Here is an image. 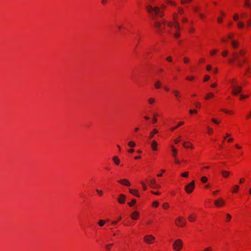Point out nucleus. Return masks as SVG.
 I'll list each match as a JSON object with an SVG mask.
<instances>
[{"mask_svg":"<svg viewBox=\"0 0 251 251\" xmlns=\"http://www.w3.org/2000/svg\"><path fill=\"white\" fill-rule=\"evenodd\" d=\"M231 45L234 49H236L238 47V42L237 41L232 40L231 42Z\"/></svg>","mask_w":251,"mask_h":251,"instance_id":"15","label":"nucleus"},{"mask_svg":"<svg viewBox=\"0 0 251 251\" xmlns=\"http://www.w3.org/2000/svg\"><path fill=\"white\" fill-rule=\"evenodd\" d=\"M147 9L149 12L151 13L153 12L154 13V15H152V18L155 21L154 25L158 29V32H162L163 28H162L161 24L160 22L156 21V18L155 15H157L159 16L163 17L164 15L163 11H161L160 8L157 6L152 7L149 5L147 7Z\"/></svg>","mask_w":251,"mask_h":251,"instance_id":"1","label":"nucleus"},{"mask_svg":"<svg viewBox=\"0 0 251 251\" xmlns=\"http://www.w3.org/2000/svg\"><path fill=\"white\" fill-rule=\"evenodd\" d=\"M136 202V201L134 199L131 201V202L128 203V204L129 206H132Z\"/></svg>","mask_w":251,"mask_h":251,"instance_id":"32","label":"nucleus"},{"mask_svg":"<svg viewBox=\"0 0 251 251\" xmlns=\"http://www.w3.org/2000/svg\"><path fill=\"white\" fill-rule=\"evenodd\" d=\"M167 61L169 62H172L173 60L172 57L171 56H169L166 58Z\"/></svg>","mask_w":251,"mask_h":251,"instance_id":"48","label":"nucleus"},{"mask_svg":"<svg viewBox=\"0 0 251 251\" xmlns=\"http://www.w3.org/2000/svg\"><path fill=\"white\" fill-rule=\"evenodd\" d=\"M183 146L185 148H193V147L192 145L189 146V145H186L185 143L183 144Z\"/></svg>","mask_w":251,"mask_h":251,"instance_id":"50","label":"nucleus"},{"mask_svg":"<svg viewBox=\"0 0 251 251\" xmlns=\"http://www.w3.org/2000/svg\"><path fill=\"white\" fill-rule=\"evenodd\" d=\"M201 181L203 183H205L207 181V178L206 176H202L201 178Z\"/></svg>","mask_w":251,"mask_h":251,"instance_id":"35","label":"nucleus"},{"mask_svg":"<svg viewBox=\"0 0 251 251\" xmlns=\"http://www.w3.org/2000/svg\"><path fill=\"white\" fill-rule=\"evenodd\" d=\"M189 112L191 113V114H193V113H196L197 112V111L196 110H192V109H190L189 110Z\"/></svg>","mask_w":251,"mask_h":251,"instance_id":"55","label":"nucleus"},{"mask_svg":"<svg viewBox=\"0 0 251 251\" xmlns=\"http://www.w3.org/2000/svg\"><path fill=\"white\" fill-rule=\"evenodd\" d=\"M168 25L169 26H174V23H172V22H169V23H168Z\"/></svg>","mask_w":251,"mask_h":251,"instance_id":"54","label":"nucleus"},{"mask_svg":"<svg viewBox=\"0 0 251 251\" xmlns=\"http://www.w3.org/2000/svg\"><path fill=\"white\" fill-rule=\"evenodd\" d=\"M195 188V181L193 180L191 182L187 184L185 187V190L188 194L191 193Z\"/></svg>","mask_w":251,"mask_h":251,"instance_id":"2","label":"nucleus"},{"mask_svg":"<svg viewBox=\"0 0 251 251\" xmlns=\"http://www.w3.org/2000/svg\"><path fill=\"white\" fill-rule=\"evenodd\" d=\"M169 207V204L167 203H164L163 204V207L164 209H167Z\"/></svg>","mask_w":251,"mask_h":251,"instance_id":"40","label":"nucleus"},{"mask_svg":"<svg viewBox=\"0 0 251 251\" xmlns=\"http://www.w3.org/2000/svg\"><path fill=\"white\" fill-rule=\"evenodd\" d=\"M126 199V196L125 195L120 194L119 198L118 199V201L120 203L123 204L125 202Z\"/></svg>","mask_w":251,"mask_h":251,"instance_id":"7","label":"nucleus"},{"mask_svg":"<svg viewBox=\"0 0 251 251\" xmlns=\"http://www.w3.org/2000/svg\"><path fill=\"white\" fill-rule=\"evenodd\" d=\"M239 187L237 185L234 186L233 189L232 191V193H236L239 190Z\"/></svg>","mask_w":251,"mask_h":251,"instance_id":"29","label":"nucleus"},{"mask_svg":"<svg viewBox=\"0 0 251 251\" xmlns=\"http://www.w3.org/2000/svg\"><path fill=\"white\" fill-rule=\"evenodd\" d=\"M238 19H239V16L237 14H234V15L233 16V19L235 21H237L238 20Z\"/></svg>","mask_w":251,"mask_h":251,"instance_id":"43","label":"nucleus"},{"mask_svg":"<svg viewBox=\"0 0 251 251\" xmlns=\"http://www.w3.org/2000/svg\"><path fill=\"white\" fill-rule=\"evenodd\" d=\"M240 99L242 100V99H246V98H248V96L241 95H240Z\"/></svg>","mask_w":251,"mask_h":251,"instance_id":"47","label":"nucleus"},{"mask_svg":"<svg viewBox=\"0 0 251 251\" xmlns=\"http://www.w3.org/2000/svg\"><path fill=\"white\" fill-rule=\"evenodd\" d=\"M249 0H245V6H248V7L251 6V4L249 2Z\"/></svg>","mask_w":251,"mask_h":251,"instance_id":"41","label":"nucleus"},{"mask_svg":"<svg viewBox=\"0 0 251 251\" xmlns=\"http://www.w3.org/2000/svg\"><path fill=\"white\" fill-rule=\"evenodd\" d=\"M183 60H184V63H187L189 61V59L187 57L184 58Z\"/></svg>","mask_w":251,"mask_h":251,"instance_id":"60","label":"nucleus"},{"mask_svg":"<svg viewBox=\"0 0 251 251\" xmlns=\"http://www.w3.org/2000/svg\"><path fill=\"white\" fill-rule=\"evenodd\" d=\"M158 133V130L156 129H154L150 134L149 138L151 139L153 137L154 134Z\"/></svg>","mask_w":251,"mask_h":251,"instance_id":"18","label":"nucleus"},{"mask_svg":"<svg viewBox=\"0 0 251 251\" xmlns=\"http://www.w3.org/2000/svg\"><path fill=\"white\" fill-rule=\"evenodd\" d=\"M214 203L217 206H220L225 204V201L222 199H219L215 201Z\"/></svg>","mask_w":251,"mask_h":251,"instance_id":"11","label":"nucleus"},{"mask_svg":"<svg viewBox=\"0 0 251 251\" xmlns=\"http://www.w3.org/2000/svg\"><path fill=\"white\" fill-rule=\"evenodd\" d=\"M182 22L183 23H186L188 22V19L186 18H182Z\"/></svg>","mask_w":251,"mask_h":251,"instance_id":"62","label":"nucleus"},{"mask_svg":"<svg viewBox=\"0 0 251 251\" xmlns=\"http://www.w3.org/2000/svg\"><path fill=\"white\" fill-rule=\"evenodd\" d=\"M188 219L190 222H193L196 219V217L193 214H191L189 217Z\"/></svg>","mask_w":251,"mask_h":251,"instance_id":"26","label":"nucleus"},{"mask_svg":"<svg viewBox=\"0 0 251 251\" xmlns=\"http://www.w3.org/2000/svg\"><path fill=\"white\" fill-rule=\"evenodd\" d=\"M118 182L121 184H122L123 185H124L125 186H130V182L126 179H120L118 181Z\"/></svg>","mask_w":251,"mask_h":251,"instance_id":"9","label":"nucleus"},{"mask_svg":"<svg viewBox=\"0 0 251 251\" xmlns=\"http://www.w3.org/2000/svg\"><path fill=\"white\" fill-rule=\"evenodd\" d=\"M155 99L153 98H151L148 100V102L150 104H153L155 102Z\"/></svg>","mask_w":251,"mask_h":251,"instance_id":"27","label":"nucleus"},{"mask_svg":"<svg viewBox=\"0 0 251 251\" xmlns=\"http://www.w3.org/2000/svg\"><path fill=\"white\" fill-rule=\"evenodd\" d=\"M245 53V51L243 50H241L239 52V54H240V55H241V56H243Z\"/></svg>","mask_w":251,"mask_h":251,"instance_id":"51","label":"nucleus"},{"mask_svg":"<svg viewBox=\"0 0 251 251\" xmlns=\"http://www.w3.org/2000/svg\"><path fill=\"white\" fill-rule=\"evenodd\" d=\"M151 147L153 151L157 150V143L156 141L153 140L151 143Z\"/></svg>","mask_w":251,"mask_h":251,"instance_id":"12","label":"nucleus"},{"mask_svg":"<svg viewBox=\"0 0 251 251\" xmlns=\"http://www.w3.org/2000/svg\"><path fill=\"white\" fill-rule=\"evenodd\" d=\"M176 225L182 227L186 225V221L182 217H179L176 219Z\"/></svg>","mask_w":251,"mask_h":251,"instance_id":"4","label":"nucleus"},{"mask_svg":"<svg viewBox=\"0 0 251 251\" xmlns=\"http://www.w3.org/2000/svg\"><path fill=\"white\" fill-rule=\"evenodd\" d=\"M172 151L173 152V156L174 157H176V156L177 150L176 149H175L173 146H172Z\"/></svg>","mask_w":251,"mask_h":251,"instance_id":"30","label":"nucleus"},{"mask_svg":"<svg viewBox=\"0 0 251 251\" xmlns=\"http://www.w3.org/2000/svg\"><path fill=\"white\" fill-rule=\"evenodd\" d=\"M226 217H227V221H229L231 219V216L230 215H229V214H226Z\"/></svg>","mask_w":251,"mask_h":251,"instance_id":"59","label":"nucleus"},{"mask_svg":"<svg viewBox=\"0 0 251 251\" xmlns=\"http://www.w3.org/2000/svg\"><path fill=\"white\" fill-rule=\"evenodd\" d=\"M173 17L174 20V22H176V21H177V19L178 15L176 13H174L173 15Z\"/></svg>","mask_w":251,"mask_h":251,"instance_id":"33","label":"nucleus"},{"mask_svg":"<svg viewBox=\"0 0 251 251\" xmlns=\"http://www.w3.org/2000/svg\"><path fill=\"white\" fill-rule=\"evenodd\" d=\"M158 205H159V203L157 201H154L153 202V203H152V206H153L156 207Z\"/></svg>","mask_w":251,"mask_h":251,"instance_id":"39","label":"nucleus"},{"mask_svg":"<svg viewBox=\"0 0 251 251\" xmlns=\"http://www.w3.org/2000/svg\"><path fill=\"white\" fill-rule=\"evenodd\" d=\"M168 3L172 5L176 6V4L175 2L171 0H169Z\"/></svg>","mask_w":251,"mask_h":251,"instance_id":"45","label":"nucleus"},{"mask_svg":"<svg viewBox=\"0 0 251 251\" xmlns=\"http://www.w3.org/2000/svg\"><path fill=\"white\" fill-rule=\"evenodd\" d=\"M172 92L174 94V96L176 99L178 101H180V99L181 98L180 92L177 90H173Z\"/></svg>","mask_w":251,"mask_h":251,"instance_id":"8","label":"nucleus"},{"mask_svg":"<svg viewBox=\"0 0 251 251\" xmlns=\"http://www.w3.org/2000/svg\"><path fill=\"white\" fill-rule=\"evenodd\" d=\"M155 240V237L151 235H146L144 238V241L147 244H152Z\"/></svg>","mask_w":251,"mask_h":251,"instance_id":"5","label":"nucleus"},{"mask_svg":"<svg viewBox=\"0 0 251 251\" xmlns=\"http://www.w3.org/2000/svg\"><path fill=\"white\" fill-rule=\"evenodd\" d=\"M221 173L222 174V176L224 177H227L230 174L229 172L226 171H222Z\"/></svg>","mask_w":251,"mask_h":251,"instance_id":"16","label":"nucleus"},{"mask_svg":"<svg viewBox=\"0 0 251 251\" xmlns=\"http://www.w3.org/2000/svg\"><path fill=\"white\" fill-rule=\"evenodd\" d=\"M139 213L137 211L133 212L131 215V218L133 220H137L138 219Z\"/></svg>","mask_w":251,"mask_h":251,"instance_id":"13","label":"nucleus"},{"mask_svg":"<svg viewBox=\"0 0 251 251\" xmlns=\"http://www.w3.org/2000/svg\"><path fill=\"white\" fill-rule=\"evenodd\" d=\"M228 53V50H225L222 52V55L223 56H226L227 55Z\"/></svg>","mask_w":251,"mask_h":251,"instance_id":"38","label":"nucleus"},{"mask_svg":"<svg viewBox=\"0 0 251 251\" xmlns=\"http://www.w3.org/2000/svg\"><path fill=\"white\" fill-rule=\"evenodd\" d=\"M194 76H187L186 77V79L188 80H192L193 79H194Z\"/></svg>","mask_w":251,"mask_h":251,"instance_id":"46","label":"nucleus"},{"mask_svg":"<svg viewBox=\"0 0 251 251\" xmlns=\"http://www.w3.org/2000/svg\"><path fill=\"white\" fill-rule=\"evenodd\" d=\"M154 86L156 89H159L161 86V83L160 81H157L154 83Z\"/></svg>","mask_w":251,"mask_h":251,"instance_id":"19","label":"nucleus"},{"mask_svg":"<svg viewBox=\"0 0 251 251\" xmlns=\"http://www.w3.org/2000/svg\"><path fill=\"white\" fill-rule=\"evenodd\" d=\"M189 173L188 172H185L181 174V176L182 177H187L188 176Z\"/></svg>","mask_w":251,"mask_h":251,"instance_id":"34","label":"nucleus"},{"mask_svg":"<svg viewBox=\"0 0 251 251\" xmlns=\"http://www.w3.org/2000/svg\"><path fill=\"white\" fill-rule=\"evenodd\" d=\"M238 61V62H237V65L240 66V67H242V65H243V63L242 62L240 61V60H237Z\"/></svg>","mask_w":251,"mask_h":251,"instance_id":"58","label":"nucleus"},{"mask_svg":"<svg viewBox=\"0 0 251 251\" xmlns=\"http://www.w3.org/2000/svg\"><path fill=\"white\" fill-rule=\"evenodd\" d=\"M230 83L232 86V88L234 86H237V82L235 78H233L230 80Z\"/></svg>","mask_w":251,"mask_h":251,"instance_id":"17","label":"nucleus"},{"mask_svg":"<svg viewBox=\"0 0 251 251\" xmlns=\"http://www.w3.org/2000/svg\"><path fill=\"white\" fill-rule=\"evenodd\" d=\"M239 55H240L239 53H237L236 52H232V56H233V58H234V59L238 60Z\"/></svg>","mask_w":251,"mask_h":251,"instance_id":"22","label":"nucleus"},{"mask_svg":"<svg viewBox=\"0 0 251 251\" xmlns=\"http://www.w3.org/2000/svg\"><path fill=\"white\" fill-rule=\"evenodd\" d=\"M191 0H181V3L182 4H184L185 3L190 2Z\"/></svg>","mask_w":251,"mask_h":251,"instance_id":"36","label":"nucleus"},{"mask_svg":"<svg viewBox=\"0 0 251 251\" xmlns=\"http://www.w3.org/2000/svg\"><path fill=\"white\" fill-rule=\"evenodd\" d=\"M182 247V242L181 240L177 239L175 241L173 244V248L176 251H178L181 250Z\"/></svg>","mask_w":251,"mask_h":251,"instance_id":"3","label":"nucleus"},{"mask_svg":"<svg viewBox=\"0 0 251 251\" xmlns=\"http://www.w3.org/2000/svg\"><path fill=\"white\" fill-rule=\"evenodd\" d=\"M194 104H195V106L196 107L199 108H201V104L200 103H199V102H195Z\"/></svg>","mask_w":251,"mask_h":251,"instance_id":"44","label":"nucleus"},{"mask_svg":"<svg viewBox=\"0 0 251 251\" xmlns=\"http://www.w3.org/2000/svg\"><path fill=\"white\" fill-rule=\"evenodd\" d=\"M242 90V87L241 86H234L233 88H232V94L233 95H237L238 94H239Z\"/></svg>","mask_w":251,"mask_h":251,"instance_id":"6","label":"nucleus"},{"mask_svg":"<svg viewBox=\"0 0 251 251\" xmlns=\"http://www.w3.org/2000/svg\"><path fill=\"white\" fill-rule=\"evenodd\" d=\"M214 97V95L212 93H209L207 94V95L205 96V99L206 100H208L210 98H213Z\"/></svg>","mask_w":251,"mask_h":251,"instance_id":"24","label":"nucleus"},{"mask_svg":"<svg viewBox=\"0 0 251 251\" xmlns=\"http://www.w3.org/2000/svg\"><path fill=\"white\" fill-rule=\"evenodd\" d=\"M149 185L151 187H153L156 188H159V186L157 185L156 183V181L154 179H151L149 181Z\"/></svg>","mask_w":251,"mask_h":251,"instance_id":"10","label":"nucleus"},{"mask_svg":"<svg viewBox=\"0 0 251 251\" xmlns=\"http://www.w3.org/2000/svg\"><path fill=\"white\" fill-rule=\"evenodd\" d=\"M129 192L130 194L135 195L137 197H140V195H138V191L137 190L129 189Z\"/></svg>","mask_w":251,"mask_h":251,"instance_id":"14","label":"nucleus"},{"mask_svg":"<svg viewBox=\"0 0 251 251\" xmlns=\"http://www.w3.org/2000/svg\"><path fill=\"white\" fill-rule=\"evenodd\" d=\"M109 220H106V221H104V220H100L99 222H98V224L100 226H104V225L105 224V222H108Z\"/></svg>","mask_w":251,"mask_h":251,"instance_id":"23","label":"nucleus"},{"mask_svg":"<svg viewBox=\"0 0 251 251\" xmlns=\"http://www.w3.org/2000/svg\"><path fill=\"white\" fill-rule=\"evenodd\" d=\"M217 52V50H213L210 51V55H213L216 54Z\"/></svg>","mask_w":251,"mask_h":251,"instance_id":"49","label":"nucleus"},{"mask_svg":"<svg viewBox=\"0 0 251 251\" xmlns=\"http://www.w3.org/2000/svg\"><path fill=\"white\" fill-rule=\"evenodd\" d=\"M112 245H113V244H109V245H106L105 246V248H106V249L107 250H109L110 249V247H111V246H112Z\"/></svg>","mask_w":251,"mask_h":251,"instance_id":"53","label":"nucleus"},{"mask_svg":"<svg viewBox=\"0 0 251 251\" xmlns=\"http://www.w3.org/2000/svg\"><path fill=\"white\" fill-rule=\"evenodd\" d=\"M113 160L116 165H119L120 163V160L118 157L115 156L113 157Z\"/></svg>","mask_w":251,"mask_h":251,"instance_id":"21","label":"nucleus"},{"mask_svg":"<svg viewBox=\"0 0 251 251\" xmlns=\"http://www.w3.org/2000/svg\"><path fill=\"white\" fill-rule=\"evenodd\" d=\"M211 121L215 124H219V122H218V121H217L216 120L214 119H212L211 120Z\"/></svg>","mask_w":251,"mask_h":251,"instance_id":"61","label":"nucleus"},{"mask_svg":"<svg viewBox=\"0 0 251 251\" xmlns=\"http://www.w3.org/2000/svg\"><path fill=\"white\" fill-rule=\"evenodd\" d=\"M184 124V123L183 122H180L178 123V124L175 127H172L171 128V130L172 131H173L174 130H175L176 128H177L178 127H179V126L182 125L183 124Z\"/></svg>","mask_w":251,"mask_h":251,"instance_id":"25","label":"nucleus"},{"mask_svg":"<svg viewBox=\"0 0 251 251\" xmlns=\"http://www.w3.org/2000/svg\"><path fill=\"white\" fill-rule=\"evenodd\" d=\"M210 79V76L208 75H205L203 80L204 81H207Z\"/></svg>","mask_w":251,"mask_h":251,"instance_id":"42","label":"nucleus"},{"mask_svg":"<svg viewBox=\"0 0 251 251\" xmlns=\"http://www.w3.org/2000/svg\"><path fill=\"white\" fill-rule=\"evenodd\" d=\"M178 11L179 13H180V14H181V15L183 14L184 13V10L181 7L178 8Z\"/></svg>","mask_w":251,"mask_h":251,"instance_id":"37","label":"nucleus"},{"mask_svg":"<svg viewBox=\"0 0 251 251\" xmlns=\"http://www.w3.org/2000/svg\"><path fill=\"white\" fill-rule=\"evenodd\" d=\"M174 26L175 29H176L177 30H179L180 29V25L178 21H176V22H174Z\"/></svg>","mask_w":251,"mask_h":251,"instance_id":"20","label":"nucleus"},{"mask_svg":"<svg viewBox=\"0 0 251 251\" xmlns=\"http://www.w3.org/2000/svg\"><path fill=\"white\" fill-rule=\"evenodd\" d=\"M96 191L100 195H102L103 194L102 191L101 190H96Z\"/></svg>","mask_w":251,"mask_h":251,"instance_id":"63","label":"nucleus"},{"mask_svg":"<svg viewBox=\"0 0 251 251\" xmlns=\"http://www.w3.org/2000/svg\"><path fill=\"white\" fill-rule=\"evenodd\" d=\"M174 36L175 38H178L180 36V34L179 33H176L174 34Z\"/></svg>","mask_w":251,"mask_h":251,"instance_id":"56","label":"nucleus"},{"mask_svg":"<svg viewBox=\"0 0 251 251\" xmlns=\"http://www.w3.org/2000/svg\"><path fill=\"white\" fill-rule=\"evenodd\" d=\"M212 250L211 248L210 247H207L205 248L203 251H211Z\"/></svg>","mask_w":251,"mask_h":251,"instance_id":"64","label":"nucleus"},{"mask_svg":"<svg viewBox=\"0 0 251 251\" xmlns=\"http://www.w3.org/2000/svg\"><path fill=\"white\" fill-rule=\"evenodd\" d=\"M237 26L239 27V28H243L244 26V24L243 22H241V21H239L238 23H237Z\"/></svg>","mask_w":251,"mask_h":251,"instance_id":"28","label":"nucleus"},{"mask_svg":"<svg viewBox=\"0 0 251 251\" xmlns=\"http://www.w3.org/2000/svg\"><path fill=\"white\" fill-rule=\"evenodd\" d=\"M142 183V187H143V188L144 190H146L147 189V186H146V185L145 184V183H144L143 182H141Z\"/></svg>","mask_w":251,"mask_h":251,"instance_id":"52","label":"nucleus"},{"mask_svg":"<svg viewBox=\"0 0 251 251\" xmlns=\"http://www.w3.org/2000/svg\"><path fill=\"white\" fill-rule=\"evenodd\" d=\"M128 145L130 147H134L135 146L136 144L135 143L133 142V141H129L128 143Z\"/></svg>","mask_w":251,"mask_h":251,"instance_id":"31","label":"nucleus"},{"mask_svg":"<svg viewBox=\"0 0 251 251\" xmlns=\"http://www.w3.org/2000/svg\"><path fill=\"white\" fill-rule=\"evenodd\" d=\"M208 133L209 134H212V132H213V129L212 128L209 127H208Z\"/></svg>","mask_w":251,"mask_h":251,"instance_id":"57","label":"nucleus"}]
</instances>
